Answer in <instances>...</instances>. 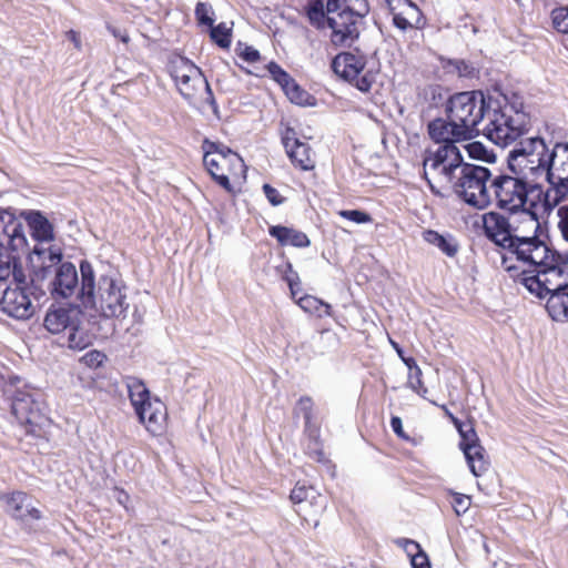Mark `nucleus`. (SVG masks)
Here are the masks:
<instances>
[{
  "mask_svg": "<svg viewBox=\"0 0 568 568\" xmlns=\"http://www.w3.org/2000/svg\"><path fill=\"white\" fill-rule=\"evenodd\" d=\"M446 114L459 125V133L469 134L470 140L483 132L500 146L516 141L530 124L524 100L516 93L495 100L486 99L481 91L458 92L448 99Z\"/></svg>",
  "mask_w": 568,
  "mask_h": 568,
  "instance_id": "1",
  "label": "nucleus"
},
{
  "mask_svg": "<svg viewBox=\"0 0 568 568\" xmlns=\"http://www.w3.org/2000/svg\"><path fill=\"white\" fill-rule=\"evenodd\" d=\"M483 227L485 235L506 251L501 264L507 272L531 270L550 253L545 242L535 235H524L518 226L498 212L485 213Z\"/></svg>",
  "mask_w": 568,
  "mask_h": 568,
  "instance_id": "2",
  "label": "nucleus"
},
{
  "mask_svg": "<svg viewBox=\"0 0 568 568\" xmlns=\"http://www.w3.org/2000/svg\"><path fill=\"white\" fill-rule=\"evenodd\" d=\"M518 282L539 300H546V308L552 320L568 321V261L551 251L531 270H523Z\"/></svg>",
  "mask_w": 568,
  "mask_h": 568,
  "instance_id": "3",
  "label": "nucleus"
},
{
  "mask_svg": "<svg viewBox=\"0 0 568 568\" xmlns=\"http://www.w3.org/2000/svg\"><path fill=\"white\" fill-rule=\"evenodd\" d=\"M368 12L366 0H308L306 13L312 26L329 29L333 45L349 48L364 26Z\"/></svg>",
  "mask_w": 568,
  "mask_h": 568,
  "instance_id": "4",
  "label": "nucleus"
},
{
  "mask_svg": "<svg viewBox=\"0 0 568 568\" xmlns=\"http://www.w3.org/2000/svg\"><path fill=\"white\" fill-rule=\"evenodd\" d=\"M496 205L510 213L520 212L529 227L536 232L538 220L531 209L536 205L541 190L537 181L523 174H498L491 179Z\"/></svg>",
  "mask_w": 568,
  "mask_h": 568,
  "instance_id": "5",
  "label": "nucleus"
},
{
  "mask_svg": "<svg viewBox=\"0 0 568 568\" xmlns=\"http://www.w3.org/2000/svg\"><path fill=\"white\" fill-rule=\"evenodd\" d=\"M464 164L463 155L456 145H438L436 150H427L425 153L424 178L434 193H437L435 185L453 189Z\"/></svg>",
  "mask_w": 568,
  "mask_h": 568,
  "instance_id": "6",
  "label": "nucleus"
},
{
  "mask_svg": "<svg viewBox=\"0 0 568 568\" xmlns=\"http://www.w3.org/2000/svg\"><path fill=\"white\" fill-rule=\"evenodd\" d=\"M82 312L78 305L51 304L43 318V327L51 334L68 333L67 346L83 349L90 345V337L81 328Z\"/></svg>",
  "mask_w": 568,
  "mask_h": 568,
  "instance_id": "7",
  "label": "nucleus"
},
{
  "mask_svg": "<svg viewBox=\"0 0 568 568\" xmlns=\"http://www.w3.org/2000/svg\"><path fill=\"white\" fill-rule=\"evenodd\" d=\"M549 153L544 139H524L509 152V172L537 181L539 176H545Z\"/></svg>",
  "mask_w": 568,
  "mask_h": 568,
  "instance_id": "8",
  "label": "nucleus"
},
{
  "mask_svg": "<svg viewBox=\"0 0 568 568\" xmlns=\"http://www.w3.org/2000/svg\"><path fill=\"white\" fill-rule=\"evenodd\" d=\"M493 174L486 166L465 163L458 172L454 192L467 204L476 209H485L491 203V194L487 186Z\"/></svg>",
  "mask_w": 568,
  "mask_h": 568,
  "instance_id": "9",
  "label": "nucleus"
},
{
  "mask_svg": "<svg viewBox=\"0 0 568 568\" xmlns=\"http://www.w3.org/2000/svg\"><path fill=\"white\" fill-rule=\"evenodd\" d=\"M170 74L180 94L189 102L193 103L201 95L211 105H215V100L211 87L202 73L201 69L190 60L179 58L171 62Z\"/></svg>",
  "mask_w": 568,
  "mask_h": 568,
  "instance_id": "10",
  "label": "nucleus"
},
{
  "mask_svg": "<svg viewBox=\"0 0 568 568\" xmlns=\"http://www.w3.org/2000/svg\"><path fill=\"white\" fill-rule=\"evenodd\" d=\"M28 241L23 225L9 210H0V278L11 275L14 255L11 253L26 252Z\"/></svg>",
  "mask_w": 568,
  "mask_h": 568,
  "instance_id": "11",
  "label": "nucleus"
},
{
  "mask_svg": "<svg viewBox=\"0 0 568 568\" xmlns=\"http://www.w3.org/2000/svg\"><path fill=\"white\" fill-rule=\"evenodd\" d=\"M111 273L113 276L102 280L100 293L85 308L104 318H124L129 308L128 287L118 270Z\"/></svg>",
  "mask_w": 568,
  "mask_h": 568,
  "instance_id": "12",
  "label": "nucleus"
},
{
  "mask_svg": "<svg viewBox=\"0 0 568 568\" xmlns=\"http://www.w3.org/2000/svg\"><path fill=\"white\" fill-rule=\"evenodd\" d=\"M545 178L550 184L546 201L557 205L568 192V143H556L547 158Z\"/></svg>",
  "mask_w": 568,
  "mask_h": 568,
  "instance_id": "13",
  "label": "nucleus"
},
{
  "mask_svg": "<svg viewBox=\"0 0 568 568\" xmlns=\"http://www.w3.org/2000/svg\"><path fill=\"white\" fill-rule=\"evenodd\" d=\"M11 408L17 420L24 426L26 434L40 436L48 417L39 393L17 392Z\"/></svg>",
  "mask_w": 568,
  "mask_h": 568,
  "instance_id": "14",
  "label": "nucleus"
},
{
  "mask_svg": "<svg viewBox=\"0 0 568 568\" xmlns=\"http://www.w3.org/2000/svg\"><path fill=\"white\" fill-rule=\"evenodd\" d=\"M366 57L362 53L342 52L332 61L333 71L353 83L359 91L368 92L376 80L373 71L366 70Z\"/></svg>",
  "mask_w": 568,
  "mask_h": 568,
  "instance_id": "15",
  "label": "nucleus"
},
{
  "mask_svg": "<svg viewBox=\"0 0 568 568\" xmlns=\"http://www.w3.org/2000/svg\"><path fill=\"white\" fill-rule=\"evenodd\" d=\"M0 311L17 321L31 318L36 312L31 287L19 284L8 286L0 298Z\"/></svg>",
  "mask_w": 568,
  "mask_h": 568,
  "instance_id": "16",
  "label": "nucleus"
},
{
  "mask_svg": "<svg viewBox=\"0 0 568 568\" xmlns=\"http://www.w3.org/2000/svg\"><path fill=\"white\" fill-rule=\"evenodd\" d=\"M111 271H116L110 264L100 262L93 265L91 262L83 260L80 263V288L78 296L84 307H87L102 288V280L111 278Z\"/></svg>",
  "mask_w": 568,
  "mask_h": 568,
  "instance_id": "17",
  "label": "nucleus"
},
{
  "mask_svg": "<svg viewBox=\"0 0 568 568\" xmlns=\"http://www.w3.org/2000/svg\"><path fill=\"white\" fill-rule=\"evenodd\" d=\"M1 500L6 511L24 528L32 529L33 524L41 519V511L32 506L31 497L22 491L3 494Z\"/></svg>",
  "mask_w": 568,
  "mask_h": 568,
  "instance_id": "18",
  "label": "nucleus"
},
{
  "mask_svg": "<svg viewBox=\"0 0 568 568\" xmlns=\"http://www.w3.org/2000/svg\"><path fill=\"white\" fill-rule=\"evenodd\" d=\"M282 143L292 164L303 171L313 170L315 161L311 156V148L301 141L293 128H286L282 134Z\"/></svg>",
  "mask_w": 568,
  "mask_h": 568,
  "instance_id": "19",
  "label": "nucleus"
},
{
  "mask_svg": "<svg viewBox=\"0 0 568 568\" xmlns=\"http://www.w3.org/2000/svg\"><path fill=\"white\" fill-rule=\"evenodd\" d=\"M393 23L402 31L423 28V13L410 0H387Z\"/></svg>",
  "mask_w": 568,
  "mask_h": 568,
  "instance_id": "20",
  "label": "nucleus"
},
{
  "mask_svg": "<svg viewBox=\"0 0 568 568\" xmlns=\"http://www.w3.org/2000/svg\"><path fill=\"white\" fill-rule=\"evenodd\" d=\"M78 288H80V282L75 266L71 262L61 263L55 270L54 278L51 282L52 296L55 298H68Z\"/></svg>",
  "mask_w": 568,
  "mask_h": 568,
  "instance_id": "21",
  "label": "nucleus"
},
{
  "mask_svg": "<svg viewBox=\"0 0 568 568\" xmlns=\"http://www.w3.org/2000/svg\"><path fill=\"white\" fill-rule=\"evenodd\" d=\"M458 128L459 125L454 120L438 118L429 122L428 134L439 145H456V142L470 140L469 134L459 133Z\"/></svg>",
  "mask_w": 568,
  "mask_h": 568,
  "instance_id": "22",
  "label": "nucleus"
},
{
  "mask_svg": "<svg viewBox=\"0 0 568 568\" xmlns=\"http://www.w3.org/2000/svg\"><path fill=\"white\" fill-rule=\"evenodd\" d=\"M21 216L27 222L36 244H50L54 240L53 226L40 211H22Z\"/></svg>",
  "mask_w": 568,
  "mask_h": 568,
  "instance_id": "23",
  "label": "nucleus"
},
{
  "mask_svg": "<svg viewBox=\"0 0 568 568\" xmlns=\"http://www.w3.org/2000/svg\"><path fill=\"white\" fill-rule=\"evenodd\" d=\"M134 412L150 433L156 434L161 430L165 419V406L159 398H151Z\"/></svg>",
  "mask_w": 568,
  "mask_h": 568,
  "instance_id": "24",
  "label": "nucleus"
},
{
  "mask_svg": "<svg viewBox=\"0 0 568 568\" xmlns=\"http://www.w3.org/2000/svg\"><path fill=\"white\" fill-rule=\"evenodd\" d=\"M30 263L38 268L47 270L61 263V250L50 244H34L32 248L27 247Z\"/></svg>",
  "mask_w": 568,
  "mask_h": 568,
  "instance_id": "25",
  "label": "nucleus"
},
{
  "mask_svg": "<svg viewBox=\"0 0 568 568\" xmlns=\"http://www.w3.org/2000/svg\"><path fill=\"white\" fill-rule=\"evenodd\" d=\"M270 235L275 237L283 246L307 247L311 243L305 233L282 225L271 226Z\"/></svg>",
  "mask_w": 568,
  "mask_h": 568,
  "instance_id": "26",
  "label": "nucleus"
},
{
  "mask_svg": "<svg viewBox=\"0 0 568 568\" xmlns=\"http://www.w3.org/2000/svg\"><path fill=\"white\" fill-rule=\"evenodd\" d=\"M130 402L134 409L145 405L152 397L146 385L139 378L133 376L124 377Z\"/></svg>",
  "mask_w": 568,
  "mask_h": 568,
  "instance_id": "27",
  "label": "nucleus"
},
{
  "mask_svg": "<svg viewBox=\"0 0 568 568\" xmlns=\"http://www.w3.org/2000/svg\"><path fill=\"white\" fill-rule=\"evenodd\" d=\"M463 453L474 476L479 477L487 471L489 462L481 445L469 447Z\"/></svg>",
  "mask_w": 568,
  "mask_h": 568,
  "instance_id": "28",
  "label": "nucleus"
},
{
  "mask_svg": "<svg viewBox=\"0 0 568 568\" xmlns=\"http://www.w3.org/2000/svg\"><path fill=\"white\" fill-rule=\"evenodd\" d=\"M203 163L210 174L224 171V166L230 164L226 162V156L222 153H214L217 151V143L205 140L203 143Z\"/></svg>",
  "mask_w": 568,
  "mask_h": 568,
  "instance_id": "29",
  "label": "nucleus"
},
{
  "mask_svg": "<svg viewBox=\"0 0 568 568\" xmlns=\"http://www.w3.org/2000/svg\"><path fill=\"white\" fill-rule=\"evenodd\" d=\"M452 422L459 433V448L462 452L467 450L469 447L480 445L479 438L471 423L462 422L455 416H452Z\"/></svg>",
  "mask_w": 568,
  "mask_h": 568,
  "instance_id": "30",
  "label": "nucleus"
},
{
  "mask_svg": "<svg viewBox=\"0 0 568 568\" xmlns=\"http://www.w3.org/2000/svg\"><path fill=\"white\" fill-rule=\"evenodd\" d=\"M440 64L445 73L459 78H474L477 73L476 68L465 60L440 59Z\"/></svg>",
  "mask_w": 568,
  "mask_h": 568,
  "instance_id": "31",
  "label": "nucleus"
},
{
  "mask_svg": "<svg viewBox=\"0 0 568 568\" xmlns=\"http://www.w3.org/2000/svg\"><path fill=\"white\" fill-rule=\"evenodd\" d=\"M424 240L427 243L438 247L444 254H446L449 257L455 256L458 251V245L452 236L446 237L436 231H426L424 233Z\"/></svg>",
  "mask_w": 568,
  "mask_h": 568,
  "instance_id": "32",
  "label": "nucleus"
},
{
  "mask_svg": "<svg viewBox=\"0 0 568 568\" xmlns=\"http://www.w3.org/2000/svg\"><path fill=\"white\" fill-rule=\"evenodd\" d=\"M317 497L321 498L313 487H306L298 484L292 489L290 495L293 504L298 506L297 513L305 511L307 504L313 505Z\"/></svg>",
  "mask_w": 568,
  "mask_h": 568,
  "instance_id": "33",
  "label": "nucleus"
},
{
  "mask_svg": "<svg viewBox=\"0 0 568 568\" xmlns=\"http://www.w3.org/2000/svg\"><path fill=\"white\" fill-rule=\"evenodd\" d=\"M296 303L306 313L317 314L318 316L331 315L332 306L315 296H302Z\"/></svg>",
  "mask_w": 568,
  "mask_h": 568,
  "instance_id": "34",
  "label": "nucleus"
},
{
  "mask_svg": "<svg viewBox=\"0 0 568 568\" xmlns=\"http://www.w3.org/2000/svg\"><path fill=\"white\" fill-rule=\"evenodd\" d=\"M405 551L410 556L413 568H430L427 555L422 550L418 542L404 539L403 541Z\"/></svg>",
  "mask_w": 568,
  "mask_h": 568,
  "instance_id": "35",
  "label": "nucleus"
},
{
  "mask_svg": "<svg viewBox=\"0 0 568 568\" xmlns=\"http://www.w3.org/2000/svg\"><path fill=\"white\" fill-rule=\"evenodd\" d=\"M307 434V444L305 445V454L312 457L316 462H321L324 458V453L322 450V446L320 443L318 429L313 428L311 432H305Z\"/></svg>",
  "mask_w": 568,
  "mask_h": 568,
  "instance_id": "36",
  "label": "nucleus"
},
{
  "mask_svg": "<svg viewBox=\"0 0 568 568\" xmlns=\"http://www.w3.org/2000/svg\"><path fill=\"white\" fill-rule=\"evenodd\" d=\"M287 98L295 104L305 105L308 103L310 94L303 90L296 82L291 79L287 84L283 87Z\"/></svg>",
  "mask_w": 568,
  "mask_h": 568,
  "instance_id": "37",
  "label": "nucleus"
},
{
  "mask_svg": "<svg viewBox=\"0 0 568 568\" xmlns=\"http://www.w3.org/2000/svg\"><path fill=\"white\" fill-rule=\"evenodd\" d=\"M313 407H314V403H313L312 398L308 396L301 397L295 407V414L302 415L304 417L305 432H311V429L315 428L312 425Z\"/></svg>",
  "mask_w": 568,
  "mask_h": 568,
  "instance_id": "38",
  "label": "nucleus"
},
{
  "mask_svg": "<svg viewBox=\"0 0 568 568\" xmlns=\"http://www.w3.org/2000/svg\"><path fill=\"white\" fill-rule=\"evenodd\" d=\"M551 18L555 29L565 34L564 43L568 48V7L555 9Z\"/></svg>",
  "mask_w": 568,
  "mask_h": 568,
  "instance_id": "39",
  "label": "nucleus"
},
{
  "mask_svg": "<svg viewBox=\"0 0 568 568\" xmlns=\"http://www.w3.org/2000/svg\"><path fill=\"white\" fill-rule=\"evenodd\" d=\"M210 36L212 40L221 48H229L231 44V29L226 23L221 22L217 26L210 27Z\"/></svg>",
  "mask_w": 568,
  "mask_h": 568,
  "instance_id": "40",
  "label": "nucleus"
},
{
  "mask_svg": "<svg viewBox=\"0 0 568 568\" xmlns=\"http://www.w3.org/2000/svg\"><path fill=\"white\" fill-rule=\"evenodd\" d=\"M468 154L471 159L481 160L493 163L496 156L493 152L488 151L480 142H471L467 145Z\"/></svg>",
  "mask_w": 568,
  "mask_h": 568,
  "instance_id": "41",
  "label": "nucleus"
},
{
  "mask_svg": "<svg viewBox=\"0 0 568 568\" xmlns=\"http://www.w3.org/2000/svg\"><path fill=\"white\" fill-rule=\"evenodd\" d=\"M213 10L211 4L206 2H199L195 7V17L200 24L212 27L214 19L212 18Z\"/></svg>",
  "mask_w": 568,
  "mask_h": 568,
  "instance_id": "42",
  "label": "nucleus"
},
{
  "mask_svg": "<svg viewBox=\"0 0 568 568\" xmlns=\"http://www.w3.org/2000/svg\"><path fill=\"white\" fill-rule=\"evenodd\" d=\"M408 384L414 392H416L423 398H427L428 389L422 381V369L419 367H416V372L409 373Z\"/></svg>",
  "mask_w": 568,
  "mask_h": 568,
  "instance_id": "43",
  "label": "nucleus"
},
{
  "mask_svg": "<svg viewBox=\"0 0 568 568\" xmlns=\"http://www.w3.org/2000/svg\"><path fill=\"white\" fill-rule=\"evenodd\" d=\"M235 51L241 59L248 63H254L261 59L258 50L251 45L239 43Z\"/></svg>",
  "mask_w": 568,
  "mask_h": 568,
  "instance_id": "44",
  "label": "nucleus"
},
{
  "mask_svg": "<svg viewBox=\"0 0 568 568\" xmlns=\"http://www.w3.org/2000/svg\"><path fill=\"white\" fill-rule=\"evenodd\" d=\"M267 70L272 78L283 88L292 79L291 75L284 71L277 63L270 62Z\"/></svg>",
  "mask_w": 568,
  "mask_h": 568,
  "instance_id": "45",
  "label": "nucleus"
},
{
  "mask_svg": "<svg viewBox=\"0 0 568 568\" xmlns=\"http://www.w3.org/2000/svg\"><path fill=\"white\" fill-rule=\"evenodd\" d=\"M339 215L357 224H364L372 221L369 214L359 210H343L339 211Z\"/></svg>",
  "mask_w": 568,
  "mask_h": 568,
  "instance_id": "46",
  "label": "nucleus"
},
{
  "mask_svg": "<svg viewBox=\"0 0 568 568\" xmlns=\"http://www.w3.org/2000/svg\"><path fill=\"white\" fill-rule=\"evenodd\" d=\"M452 505L456 515L460 516L468 510L470 506V498L466 495L454 493Z\"/></svg>",
  "mask_w": 568,
  "mask_h": 568,
  "instance_id": "47",
  "label": "nucleus"
},
{
  "mask_svg": "<svg viewBox=\"0 0 568 568\" xmlns=\"http://www.w3.org/2000/svg\"><path fill=\"white\" fill-rule=\"evenodd\" d=\"M558 215V230L562 240L568 243V204L562 205L557 211Z\"/></svg>",
  "mask_w": 568,
  "mask_h": 568,
  "instance_id": "48",
  "label": "nucleus"
},
{
  "mask_svg": "<svg viewBox=\"0 0 568 568\" xmlns=\"http://www.w3.org/2000/svg\"><path fill=\"white\" fill-rule=\"evenodd\" d=\"M105 358L106 357L103 353L99 351H90L82 357V361L87 366L91 368H97L103 364Z\"/></svg>",
  "mask_w": 568,
  "mask_h": 568,
  "instance_id": "49",
  "label": "nucleus"
},
{
  "mask_svg": "<svg viewBox=\"0 0 568 568\" xmlns=\"http://www.w3.org/2000/svg\"><path fill=\"white\" fill-rule=\"evenodd\" d=\"M263 192H264L266 199L268 200V202L273 206L281 205L285 201V199L280 194V192L270 184L263 185Z\"/></svg>",
  "mask_w": 568,
  "mask_h": 568,
  "instance_id": "50",
  "label": "nucleus"
},
{
  "mask_svg": "<svg viewBox=\"0 0 568 568\" xmlns=\"http://www.w3.org/2000/svg\"><path fill=\"white\" fill-rule=\"evenodd\" d=\"M287 268L290 270L291 275H286L285 280L288 284L292 297L295 298L297 292L300 291V277L297 273L293 272L291 264L287 265Z\"/></svg>",
  "mask_w": 568,
  "mask_h": 568,
  "instance_id": "51",
  "label": "nucleus"
},
{
  "mask_svg": "<svg viewBox=\"0 0 568 568\" xmlns=\"http://www.w3.org/2000/svg\"><path fill=\"white\" fill-rule=\"evenodd\" d=\"M14 255V263L11 266V274L16 281V284L26 285L24 283V274L21 268H18V260L21 253H12Z\"/></svg>",
  "mask_w": 568,
  "mask_h": 568,
  "instance_id": "52",
  "label": "nucleus"
},
{
  "mask_svg": "<svg viewBox=\"0 0 568 568\" xmlns=\"http://www.w3.org/2000/svg\"><path fill=\"white\" fill-rule=\"evenodd\" d=\"M214 153H222L224 156H226V162L229 163H232L233 160L242 163V159L223 144H217V151H214Z\"/></svg>",
  "mask_w": 568,
  "mask_h": 568,
  "instance_id": "53",
  "label": "nucleus"
},
{
  "mask_svg": "<svg viewBox=\"0 0 568 568\" xmlns=\"http://www.w3.org/2000/svg\"><path fill=\"white\" fill-rule=\"evenodd\" d=\"M211 176L226 191L232 190L229 176L224 173V171L216 172V174H211Z\"/></svg>",
  "mask_w": 568,
  "mask_h": 568,
  "instance_id": "54",
  "label": "nucleus"
},
{
  "mask_svg": "<svg viewBox=\"0 0 568 568\" xmlns=\"http://www.w3.org/2000/svg\"><path fill=\"white\" fill-rule=\"evenodd\" d=\"M390 427L393 429V432L400 438H407V436L405 435L404 433V429H403V423H402V419L397 416H393L390 418Z\"/></svg>",
  "mask_w": 568,
  "mask_h": 568,
  "instance_id": "55",
  "label": "nucleus"
},
{
  "mask_svg": "<svg viewBox=\"0 0 568 568\" xmlns=\"http://www.w3.org/2000/svg\"><path fill=\"white\" fill-rule=\"evenodd\" d=\"M67 38L73 43L74 48L80 50L81 49V39L80 33L74 30H69L65 33Z\"/></svg>",
  "mask_w": 568,
  "mask_h": 568,
  "instance_id": "56",
  "label": "nucleus"
},
{
  "mask_svg": "<svg viewBox=\"0 0 568 568\" xmlns=\"http://www.w3.org/2000/svg\"><path fill=\"white\" fill-rule=\"evenodd\" d=\"M108 29L115 38H119L123 43H128L130 41V37L125 31H121L111 26H109Z\"/></svg>",
  "mask_w": 568,
  "mask_h": 568,
  "instance_id": "57",
  "label": "nucleus"
},
{
  "mask_svg": "<svg viewBox=\"0 0 568 568\" xmlns=\"http://www.w3.org/2000/svg\"><path fill=\"white\" fill-rule=\"evenodd\" d=\"M402 359L405 363V365L409 368L410 373L416 372V367H419L413 357L406 358V357L402 356Z\"/></svg>",
  "mask_w": 568,
  "mask_h": 568,
  "instance_id": "58",
  "label": "nucleus"
},
{
  "mask_svg": "<svg viewBox=\"0 0 568 568\" xmlns=\"http://www.w3.org/2000/svg\"><path fill=\"white\" fill-rule=\"evenodd\" d=\"M392 345H393V347L396 349V352H397V354L399 355V357L402 358V356H404V355H403V351H402V348H400V347L398 346V344H397V343H395V342H392Z\"/></svg>",
  "mask_w": 568,
  "mask_h": 568,
  "instance_id": "59",
  "label": "nucleus"
},
{
  "mask_svg": "<svg viewBox=\"0 0 568 568\" xmlns=\"http://www.w3.org/2000/svg\"><path fill=\"white\" fill-rule=\"evenodd\" d=\"M440 408L444 410L445 415L452 419V416H454V415L449 412V409L446 407V405H440Z\"/></svg>",
  "mask_w": 568,
  "mask_h": 568,
  "instance_id": "60",
  "label": "nucleus"
},
{
  "mask_svg": "<svg viewBox=\"0 0 568 568\" xmlns=\"http://www.w3.org/2000/svg\"><path fill=\"white\" fill-rule=\"evenodd\" d=\"M128 498H129V497H128V495H126L125 493H123V491H121V493H120L119 501H120L121 504H123V503H124V500H126Z\"/></svg>",
  "mask_w": 568,
  "mask_h": 568,
  "instance_id": "61",
  "label": "nucleus"
},
{
  "mask_svg": "<svg viewBox=\"0 0 568 568\" xmlns=\"http://www.w3.org/2000/svg\"><path fill=\"white\" fill-rule=\"evenodd\" d=\"M6 278H0V282L4 281Z\"/></svg>",
  "mask_w": 568,
  "mask_h": 568,
  "instance_id": "62",
  "label": "nucleus"
}]
</instances>
